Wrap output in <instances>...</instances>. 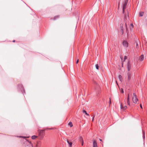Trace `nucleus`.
<instances>
[{
    "instance_id": "nucleus-1",
    "label": "nucleus",
    "mask_w": 147,
    "mask_h": 147,
    "mask_svg": "<svg viewBox=\"0 0 147 147\" xmlns=\"http://www.w3.org/2000/svg\"><path fill=\"white\" fill-rule=\"evenodd\" d=\"M44 130H38L39 133L38 136L40 138V139H42L44 136V134L43 133Z\"/></svg>"
},
{
    "instance_id": "nucleus-2",
    "label": "nucleus",
    "mask_w": 147,
    "mask_h": 147,
    "mask_svg": "<svg viewBox=\"0 0 147 147\" xmlns=\"http://www.w3.org/2000/svg\"><path fill=\"white\" fill-rule=\"evenodd\" d=\"M138 99L137 98L136 95L135 93H134L133 94V96L132 97V100L133 102L134 103H136Z\"/></svg>"
},
{
    "instance_id": "nucleus-3",
    "label": "nucleus",
    "mask_w": 147,
    "mask_h": 147,
    "mask_svg": "<svg viewBox=\"0 0 147 147\" xmlns=\"http://www.w3.org/2000/svg\"><path fill=\"white\" fill-rule=\"evenodd\" d=\"M127 81L128 82H129L131 78V74L129 72H128L127 73Z\"/></svg>"
},
{
    "instance_id": "nucleus-4",
    "label": "nucleus",
    "mask_w": 147,
    "mask_h": 147,
    "mask_svg": "<svg viewBox=\"0 0 147 147\" xmlns=\"http://www.w3.org/2000/svg\"><path fill=\"white\" fill-rule=\"evenodd\" d=\"M127 0H125L124 1V3L123 5V13H124V9H125L126 7L127 4Z\"/></svg>"
},
{
    "instance_id": "nucleus-5",
    "label": "nucleus",
    "mask_w": 147,
    "mask_h": 147,
    "mask_svg": "<svg viewBox=\"0 0 147 147\" xmlns=\"http://www.w3.org/2000/svg\"><path fill=\"white\" fill-rule=\"evenodd\" d=\"M93 147H98L97 143L96 141L95 140H93Z\"/></svg>"
},
{
    "instance_id": "nucleus-6",
    "label": "nucleus",
    "mask_w": 147,
    "mask_h": 147,
    "mask_svg": "<svg viewBox=\"0 0 147 147\" xmlns=\"http://www.w3.org/2000/svg\"><path fill=\"white\" fill-rule=\"evenodd\" d=\"M131 65L129 62H128L127 65V70L129 71L131 69Z\"/></svg>"
},
{
    "instance_id": "nucleus-7",
    "label": "nucleus",
    "mask_w": 147,
    "mask_h": 147,
    "mask_svg": "<svg viewBox=\"0 0 147 147\" xmlns=\"http://www.w3.org/2000/svg\"><path fill=\"white\" fill-rule=\"evenodd\" d=\"M123 44V46L125 47H127L128 46V43L126 41H124Z\"/></svg>"
},
{
    "instance_id": "nucleus-8",
    "label": "nucleus",
    "mask_w": 147,
    "mask_h": 147,
    "mask_svg": "<svg viewBox=\"0 0 147 147\" xmlns=\"http://www.w3.org/2000/svg\"><path fill=\"white\" fill-rule=\"evenodd\" d=\"M144 59V57L143 55H142L140 58V61H142Z\"/></svg>"
},
{
    "instance_id": "nucleus-9",
    "label": "nucleus",
    "mask_w": 147,
    "mask_h": 147,
    "mask_svg": "<svg viewBox=\"0 0 147 147\" xmlns=\"http://www.w3.org/2000/svg\"><path fill=\"white\" fill-rule=\"evenodd\" d=\"M67 141L69 144V147H71L72 146V143L71 142H69V141L68 140H67Z\"/></svg>"
},
{
    "instance_id": "nucleus-10",
    "label": "nucleus",
    "mask_w": 147,
    "mask_h": 147,
    "mask_svg": "<svg viewBox=\"0 0 147 147\" xmlns=\"http://www.w3.org/2000/svg\"><path fill=\"white\" fill-rule=\"evenodd\" d=\"M124 28L122 26H121V33L123 34L124 33Z\"/></svg>"
},
{
    "instance_id": "nucleus-11",
    "label": "nucleus",
    "mask_w": 147,
    "mask_h": 147,
    "mask_svg": "<svg viewBox=\"0 0 147 147\" xmlns=\"http://www.w3.org/2000/svg\"><path fill=\"white\" fill-rule=\"evenodd\" d=\"M127 103L128 105H130V103L129 101V97H127Z\"/></svg>"
},
{
    "instance_id": "nucleus-12",
    "label": "nucleus",
    "mask_w": 147,
    "mask_h": 147,
    "mask_svg": "<svg viewBox=\"0 0 147 147\" xmlns=\"http://www.w3.org/2000/svg\"><path fill=\"white\" fill-rule=\"evenodd\" d=\"M59 16H58H58H55L54 17V18L53 19V20H55L57 19V18H59Z\"/></svg>"
},
{
    "instance_id": "nucleus-13",
    "label": "nucleus",
    "mask_w": 147,
    "mask_h": 147,
    "mask_svg": "<svg viewBox=\"0 0 147 147\" xmlns=\"http://www.w3.org/2000/svg\"><path fill=\"white\" fill-rule=\"evenodd\" d=\"M37 137H38V136H35V135H34L32 136V139L34 140V139H35Z\"/></svg>"
},
{
    "instance_id": "nucleus-14",
    "label": "nucleus",
    "mask_w": 147,
    "mask_h": 147,
    "mask_svg": "<svg viewBox=\"0 0 147 147\" xmlns=\"http://www.w3.org/2000/svg\"><path fill=\"white\" fill-rule=\"evenodd\" d=\"M68 125H69L70 127H71L73 126V124L71 122H69L68 124Z\"/></svg>"
},
{
    "instance_id": "nucleus-15",
    "label": "nucleus",
    "mask_w": 147,
    "mask_h": 147,
    "mask_svg": "<svg viewBox=\"0 0 147 147\" xmlns=\"http://www.w3.org/2000/svg\"><path fill=\"white\" fill-rule=\"evenodd\" d=\"M119 80L121 81L122 80V76L121 75H119Z\"/></svg>"
},
{
    "instance_id": "nucleus-16",
    "label": "nucleus",
    "mask_w": 147,
    "mask_h": 147,
    "mask_svg": "<svg viewBox=\"0 0 147 147\" xmlns=\"http://www.w3.org/2000/svg\"><path fill=\"white\" fill-rule=\"evenodd\" d=\"M82 112H83V113H85L86 114V115H88V116H89V114H88L87 113L86 111L85 110H83Z\"/></svg>"
},
{
    "instance_id": "nucleus-17",
    "label": "nucleus",
    "mask_w": 147,
    "mask_h": 147,
    "mask_svg": "<svg viewBox=\"0 0 147 147\" xmlns=\"http://www.w3.org/2000/svg\"><path fill=\"white\" fill-rule=\"evenodd\" d=\"M129 16L128 15H126L125 16L124 18L126 19V20H127V18H128Z\"/></svg>"
},
{
    "instance_id": "nucleus-18",
    "label": "nucleus",
    "mask_w": 147,
    "mask_h": 147,
    "mask_svg": "<svg viewBox=\"0 0 147 147\" xmlns=\"http://www.w3.org/2000/svg\"><path fill=\"white\" fill-rule=\"evenodd\" d=\"M143 14H144L143 12H140V16H143Z\"/></svg>"
},
{
    "instance_id": "nucleus-19",
    "label": "nucleus",
    "mask_w": 147,
    "mask_h": 147,
    "mask_svg": "<svg viewBox=\"0 0 147 147\" xmlns=\"http://www.w3.org/2000/svg\"><path fill=\"white\" fill-rule=\"evenodd\" d=\"M123 107H124V106H123V105L121 104V108L123 110Z\"/></svg>"
},
{
    "instance_id": "nucleus-20",
    "label": "nucleus",
    "mask_w": 147,
    "mask_h": 147,
    "mask_svg": "<svg viewBox=\"0 0 147 147\" xmlns=\"http://www.w3.org/2000/svg\"><path fill=\"white\" fill-rule=\"evenodd\" d=\"M95 66H96V69H98V68H99V66H98V64H96L95 65Z\"/></svg>"
},
{
    "instance_id": "nucleus-21",
    "label": "nucleus",
    "mask_w": 147,
    "mask_h": 147,
    "mask_svg": "<svg viewBox=\"0 0 147 147\" xmlns=\"http://www.w3.org/2000/svg\"><path fill=\"white\" fill-rule=\"evenodd\" d=\"M79 140H80V141H81V142H82V141H83V138H82V137H80V138Z\"/></svg>"
},
{
    "instance_id": "nucleus-22",
    "label": "nucleus",
    "mask_w": 147,
    "mask_h": 147,
    "mask_svg": "<svg viewBox=\"0 0 147 147\" xmlns=\"http://www.w3.org/2000/svg\"><path fill=\"white\" fill-rule=\"evenodd\" d=\"M136 48H138V45L137 42H136Z\"/></svg>"
},
{
    "instance_id": "nucleus-23",
    "label": "nucleus",
    "mask_w": 147,
    "mask_h": 147,
    "mask_svg": "<svg viewBox=\"0 0 147 147\" xmlns=\"http://www.w3.org/2000/svg\"><path fill=\"white\" fill-rule=\"evenodd\" d=\"M127 59V57L126 56H125L124 57V59L123 60V61H125V60Z\"/></svg>"
},
{
    "instance_id": "nucleus-24",
    "label": "nucleus",
    "mask_w": 147,
    "mask_h": 147,
    "mask_svg": "<svg viewBox=\"0 0 147 147\" xmlns=\"http://www.w3.org/2000/svg\"><path fill=\"white\" fill-rule=\"evenodd\" d=\"M127 107L126 106H124L123 110H125L126 109H127Z\"/></svg>"
},
{
    "instance_id": "nucleus-25",
    "label": "nucleus",
    "mask_w": 147,
    "mask_h": 147,
    "mask_svg": "<svg viewBox=\"0 0 147 147\" xmlns=\"http://www.w3.org/2000/svg\"><path fill=\"white\" fill-rule=\"evenodd\" d=\"M125 26H126V31H127V25H126V24H125Z\"/></svg>"
},
{
    "instance_id": "nucleus-26",
    "label": "nucleus",
    "mask_w": 147,
    "mask_h": 147,
    "mask_svg": "<svg viewBox=\"0 0 147 147\" xmlns=\"http://www.w3.org/2000/svg\"><path fill=\"white\" fill-rule=\"evenodd\" d=\"M78 61H79L78 59L77 61L76 62V64H77L78 63Z\"/></svg>"
},
{
    "instance_id": "nucleus-27",
    "label": "nucleus",
    "mask_w": 147,
    "mask_h": 147,
    "mask_svg": "<svg viewBox=\"0 0 147 147\" xmlns=\"http://www.w3.org/2000/svg\"><path fill=\"white\" fill-rule=\"evenodd\" d=\"M82 142V146H83V144H84V142H83V141H82V142Z\"/></svg>"
},
{
    "instance_id": "nucleus-28",
    "label": "nucleus",
    "mask_w": 147,
    "mask_h": 147,
    "mask_svg": "<svg viewBox=\"0 0 147 147\" xmlns=\"http://www.w3.org/2000/svg\"><path fill=\"white\" fill-rule=\"evenodd\" d=\"M54 128H49L48 129H50V130H51V129H54Z\"/></svg>"
},
{
    "instance_id": "nucleus-29",
    "label": "nucleus",
    "mask_w": 147,
    "mask_h": 147,
    "mask_svg": "<svg viewBox=\"0 0 147 147\" xmlns=\"http://www.w3.org/2000/svg\"><path fill=\"white\" fill-rule=\"evenodd\" d=\"M94 117H93L92 119V121L93 122L94 121Z\"/></svg>"
},
{
    "instance_id": "nucleus-30",
    "label": "nucleus",
    "mask_w": 147,
    "mask_h": 147,
    "mask_svg": "<svg viewBox=\"0 0 147 147\" xmlns=\"http://www.w3.org/2000/svg\"><path fill=\"white\" fill-rule=\"evenodd\" d=\"M99 86H98L97 87H96L95 88L96 89H98V88Z\"/></svg>"
},
{
    "instance_id": "nucleus-31",
    "label": "nucleus",
    "mask_w": 147,
    "mask_h": 147,
    "mask_svg": "<svg viewBox=\"0 0 147 147\" xmlns=\"http://www.w3.org/2000/svg\"><path fill=\"white\" fill-rule=\"evenodd\" d=\"M121 92L122 93H123V90L122 89V90L121 91Z\"/></svg>"
},
{
    "instance_id": "nucleus-32",
    "label": "nucleus",
    "mask_w": 147,
    "mask_h": 147,
    "mask_svg": "<svg viewBox=\"0 0 147 147\" xmlns=\"http://www.w3.org/2000/svg\"><path fill=\"white\" fill-rule=\"evenodd\" d=\"M120 58L121 59V61H122L123 60V57H121L120 56Z\"/></svg>"
},
{
    "instance_id": "nucleus-33",
    "label": "nucleus",
    "mask_w": 147,
    "mask_h": 147,
    "mask_svg": "<svg viewBox=\"0 0 147 147\" xmlns=\"http://www.w3.org/2000/svg\"><path fill=\"white\" fill-rule=\"evenodd\" d=\"M140 107H141L142 109V105H141V104L140 105Z\"/></svg>"
},
{
    "instance_id": "nucleus-34",
    "label": "nucleus",
    "mask_w": 147,
    "mask_h": 147,
    "mask_svg": "<svg viewBox=\"0 0 147 147\" xmlns=\"http://www.w3.org/2000/svg\"><path fill=\"white\" fill-rule=\"evenodd\" d=\"M110 104H111V100H110V101H109V104H110Z\"/></svg>"
},
{
    "instance_id": "nucleus-35",
    "label": "nucleus",
    "mask_w": 147,
    "mask_h": 147,
    "mask_svg": "<svg viewBox=\"0 0 147 147\" xmlns=\"http://www.w3.org/2000/svg\"><path fill=\"white\" fill-rule=\"evenodd\" d=\"M127 97H129V94H128Z\"/></svg>"
},
{
    "instance_id": "nucleus-36",
    "label": "nucleus",
    "mask_w": 147,
    "mask_h": 147,
    "mask_svg": "<svg viewBox=\"0 0 147 147\" xmlns=\"http://www.w3.org/2000/svg\"><path fill=\"white\" fill-rule=\"evenodd\" d=\"M13 42H15V40H14L13 41Z\"/></svg>"
},
{
    "instance_id": "nucleus-37",
    "label": "nucleus",
    "mask_w": 147,
    "mask_h": 147,
    "mask_svg": "<svg viewBox=\"0 0 147 147\" xmlns=\"http://www.w3.org/2000/svg\"><path fill=\"white\" fill-rule=\"evenodd\" d=\"M100 141H102V139H100Z\"/></svg>"
},
{
    "instance_id": "nucleus-38",
    "label": "nucleus",
    "mask_w": 147,
    "mask_h": 147,
    "mask_svg": "<svg viewBox=\"0 0 147 147\" xmlns=\"http://www.w3.org/2000/svg\"><path fill=\"white\" fill-rule=\"evenodd\" d=\"M123 63H122V67H123Z\"/></svg>"
},
{
    "instance_id": "nucleus-39",
    "label": "nucleus",
    "mask_w": 147,
    "mask_h": 147,
    "mask_svg": "<svg viewBox=\"0 0 147 147\" xmlns=\"http://www.w3.org/2000/svg\"><path fill=\"white\" fill-rule=\"evenodd\" d=\"M131 26H133V24H131Z\"/></svg>"
},
{
    "instance_id": "nucleus-40",
    "label": "nucleus",
    "mask_w": 147,
    "mask_h": 147,
    "mask_svg": "<svg viewBox=\"0 0 147 147\" xmlns=\"http://www.w3.org/2000/svg\"><path fill=\"white\" fill-rule=\"evenodd\" d=\"M95 115H94V116H93V117H95Z\"/></svg>"
},
{
    "instance_id": "nucleus-41",
    "label": "nucleus",
    "mask_w": 147,
    "mask_h": 147,
    "mask_svg": "<svg viewBox=\"0 0 147 147\" xmlns=\"http://www.w3.org/2000/svg\"><path fill=\"white\" fill-rule=\"evenodd\" d=\"M119 6V3L118 4Z\"/></svg>"
}]
</instances>
